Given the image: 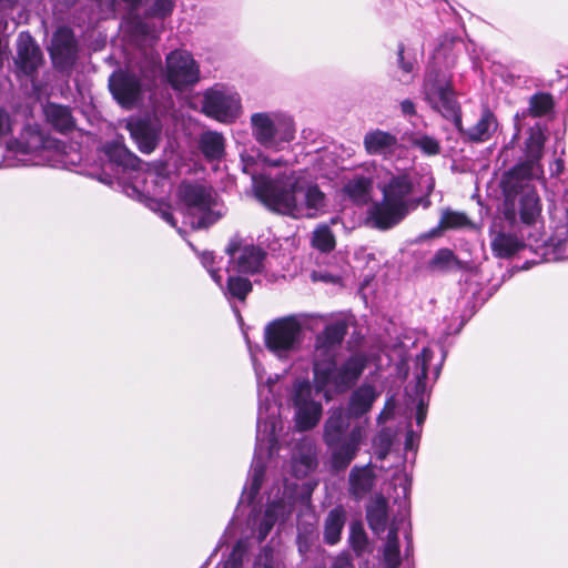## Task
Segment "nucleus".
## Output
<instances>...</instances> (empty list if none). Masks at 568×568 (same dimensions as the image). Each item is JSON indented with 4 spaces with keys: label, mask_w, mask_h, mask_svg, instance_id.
<instances>
[{
    "label": "nucleus",
    "mask_w": 568,
    "mask_h": 568,
    "mask_svg": "<svg viewBox=\"0 0 568 568\" xmlns=\"http://www.w3.org/2000/svg\"><path fill=\"white\" fill-rule=\"evenodd\" d=\"M414 148L419 149L425 155L432 156L440 152V143L434 136L416 133L409 138Z\"/></svg>",
    "instance_id": "obj_36"
},
{
    "label": "nucleus",
    "mask_w": 568,
    "mask_h": 568,
    "mask_svg": "<svg viewBox=\"0 0 568 568\" xmlns=\"http://www.w3.org/2000/svg\"><path fill=\"white\" fill-rule=\"evenodd\" d=\"M43 62L40 47L28 32H21L17 40L14 63L24 75L32 77Z\"/></svg>",
    "instance_id": "obj_25"
},
{
    "label": "nucleus",
    "mask_w": 568,
    "mask_h": 568,
    "mask_svg": "<svg viewBox=\"0 0 568 568\" xmlns=\"http://www.w3.org/2000/svg\"><path fill=\"white\" fill-rule=\"evenodd\" d=\"M272 165L273 166H280L281 165V160L272 162Z\"/></svg>",
    "instance_id": "obj_55"
},
{
    "label": "nucleus",
    "mask_w": 568,
    "mask_h": 568,
    "mask_svg": "<svg viewBox=\"0 0 568 568\" xmlns=\"http://www.w3.org/2000/svg\"><path fill=\"white\" fill-rule=\"evenodd\" d=\"M366 519L372 531L379 536L383 534L389 520V510L386 499L378 496L366 508Z\"/></svg>",
    "instance_id": "obj_29"
},
{
    "label": "nucleus",
    "mask_w": 568,
    "mask_h": 568,
    "mask_svg": "<svg viewBox=\"0 0 568 568\" xmlns=\"http://www.w3.org/2000/svg\"><path fill=\"white\" fill-rule=\"evenodd\" d=\"M130 30L139 37L155 39V29L150 23L144 21L141 17L133 16L129 20Z\"/></svg>",
    "instance_id": "obj_41"
},
{
    "label": "nucleus",
    "mask_w": 568,
    "mask_h": 568,
    "mask_svg": "<svg viewBox=\"0 0 568 568\" xmlns=\"http://www.w3.org/2000/svg\"><path fill=\"white\" fill-rule=\"evenodd\" d=\"M162 72V61L158 52L145 54L140 67V75L131 70H119L109 79V88L113 98L123 108L131 109L141 99L143 89L154 84Z\"/></svg>",
    "instance_id": "obj_8"
},
{
    "label": "nucleus",
    "mask_w": 568,
    "mask_h": 568,
    "mask_svg": "<svg viewBox=\"0 0 568 568\" xmlns=\"http://www.w3.org/2000/svg\"><path fill=\"white\" fill-rule=\"evenodd\" d=\"M346 523V511L342 506H336L329 510L324 523V541L327 545H336L341 540V535Z\"/></svg>",
    "instance_id": "obj_30"
},
{
    "label": "nucleus",
    "mask_w": 568,
    "mask_h": 568,
    "mask_svg": "<svg viewBox=\"0 0 568 568\" xmlns=\"http://www.w3.org/2000/svg\"><path fill=\"white\" fill-rule=\"evenodd\" d=\"M250 126L254 140L268 150L282 151L295 139V123L282 112H255Z\"/></svg>",
    "instance_id": "obj_13"
},
{
    "label": "nucleus",
    "mask_w": 568,
    "mask_h": 568,
    "mask_svg": "<svg viewBox=\"0 0 568 568\" xmlns=\"http://www.w3.org/2000/svg\"><path fill=\"white\" fill-rule=\"evenodd\" d=\"M549 215L550 237L545 240L537 225L536 232L529 233V245L541 251L540 255L547 262L568 260V195L551 200Z\"/></svg>",
    "instance_id": "obj_10"
},
{
    "label": "nucleus",
    "mask_w": 568,
    "mask_h": 568,
    "mask_svg": "<svg viewBox=\"0 0 568 568\" xmlns=\"http://www.w3.org/2000/svg\"><path fill=\"white\" fill-rule=\"evenodd\" d=\"M467 224L468 217L466 216V214L452 210L443 211L439 222V226L443 229L463 227Z\"/></svg>",
    "instance_id": "obj_40"
},
{
    "label": "nucleus",
    "mask_w": 568,
    "mask_h": 568,
    "mask_svg": "<svg viewBox=\"0 0 568 568\" xmlns=\"http://www.w3.org/2000/svg\"><path fill=\"white\" fill-rule=\"evenodd\" d=\"M419 437L413 430H408L405 438V449L414 450L417 447Z\"/></svg>",
    "instance_id": "obj_50"
},
{
    "label": "nucleus",
    "mask_w": 568,
    "mask_h": 568,
    "mask_svg": "<svg viewBox=\"0 0 568 568\" xmlns=\"http://www.w3.org/2000/svg\"><path fill=\"white\" fill-rule=\"evenodd\" d=\"M293 460L296 473L301 475H306L307 473L313 470L316 463L312 446L307 444V452L302 454L298 460L296 457H293Z\"/></svg>",
    "instance_id": "obj_42"
},
{
    "label": "nucleus",
    "mask_w": 568,
    "mask_h": 568,
    "mask_svg": "<svg viewBox=\"0 0 568 568\" xmlns=\"http://www.w3.org/2000/svg\"><path fill=\"white\" fill-rule=\"evenodd\" d=\"M104 152L110 162L122 168L123 172L131 171L132 182L125 184L123 191L128 196L140 200L144 192V187L140 186V183L144 182L143 174L140 172L141 160L124 145L122 140L106 143Z\"/></svg>",
    "instance_id": "obj_20"
},
{
    "label": "nucleus",
    "mask_w": 568,
    "mask_h": 568,
    "mask_svg": "<svg viewBox=\"0 0 568 568\" xmlns=\"http://www.w3.org/2000/svg\"><path fill=\"white\" fill-rule=\"evenodd\" d=\"M77 41L71 29L59 28L51 41L50 53L54 65L60 70H69L77 59Z\"/></svg>",
    "instance_id": "obj_24"
},
{
    "label": "nucleus",
    "mask_w": 568,
    "mask_h": 568,
    "mask_svg": "<svg viewBox=\"0 0 568 568\" xmlns=\"http://www.w3.org/2000/svg\"><path fill=\"white\" fill-rule=\"evenodd\" d=\"M376 483V475L371 464L354 466L348 475V493L357 501L367 497Z\"/></svg>",
    "instance_id": "obj_26"
},
{
    "label": "nucleus",
    "mask_w": 568,
    "mask_h": 568,
    "mask_svg": "<svg viewBox=\"0 0 568 568\" xmlns=\"http://www.w3.org/2000/svg\"><path fill=\"white\" fill-rule=\"evenodd\" d=\"M395 433L389 427H382L373 439L374 453L378 459H384L389 453Z\"/></svg>",
    "instance_id": "obj_35"
},
{
    "label": "nucleus",
    "mask_w": 568,
    "mask_h": 568,
    "mask_svg": "<svg viewBox=\"0 0 568 568\" xmlns=\"http://www.w3.org/2000/svg\"><path fill=\"white\" fill-rule=\"evenodd\" d=\"M201 112L222 124H233L243 114L239 91L226 83H215L202 92Z\"/></svg>",
    "instance_id": "obj_16"
},
{
    "label": "nucleus",
    "mask_w": 568,
    "mask_h": 568,
    "mask_svg": "<svg viewBox=\"0 0 568 568\" xmlns=\"http://www.w3.org/2000/svg\"><path fill=\"white\" fill-rule=\"evenodd\" d=\"M294 496L287 484L282 487L280 484H274L267 491L266 497V509L264 513L255 508L248 517V526L252 535H254L258 541H263L275 523L278 519L287 517L293 509Z\"/></svg>",
    "instance_id": "obj_15"
},
{
    "label": "nucleus",
    "mask_w": 568,
    "mask_h": 568,
    "mask_svg": "<svg viewBox=\"0 0 568 568\" xmlns=\"http://www.w3.org/2000/svg\"><path fill=\"white\" fill-rule=\"evenodd\" d=\"M565 169L564 160L555 159L552 163H550L549 170L551 176H559Z\"/></svg>",
    "instance_id": "obj_53"
},
{
    "label": "nucleus",
    "mask_w": 568,
    "mask_h": 568,
    "mask_svg": "<svg viewBox=\"0 0 568 568\" xmlns=\"http://www.w3.org/2000/svg\"><path fill=\"white\" fill-rule=\"evenodd\" d=\"M52 145L53 141L45 138L38 128L28 125L18 139L8 143V153L16 161L8 165H44L49 162Z\"/></svg>",
    "instance_id": "obj_18"
},
{
    "label": "nucleus",
    "mask_w": 568,
    "mask_h": 568,
    "mask_svg": "<svg viewBox=\"0 0 568 568\" xmlns=\"http://www.w3.org/2000/svg\"><path fill=\"white\" fill-rule=\"evenodd\" d=\"M252 291V283L250 280L242 276L230 275L225 288V295L229 297L244 301L247 294Z\"/></svg>",
    "instance_id": "obj_34"
},
{
    "label": "nucleus",
    "mask_w": 568,
    "mask_h": 568,
    "mask_svg": "<svg viewBox=\"0 0 568 568\" xmlns=\"http://www.w3.org/2000/svg\"><path fill=\"white\" fill-rule=\"evenodd\" d=\"M545 138L540 131H531L526 140V159L503 174L500 185L504 194V215L511 224L519 217L523 223L521 236L500 231L491 239L495 256L508 258L527 247L534 252L538 248L529 244V233H535L541 224L542 204L534 182L545 185L544 169L540 164Z\"/></svg>",
    "instance_id": "obj_1"
},
{
    "label": "nucleus",
    "mask_w": 568,
    "mask_h": 568,
    "mask_svg": "<svg viewBox=\"0 0 568 568\" xmlns=\"http://www.w3.org/2000/svg\"><path fill=\"white\" fill-rule=\"evenodd\" d=\"M243 172L251 176L256 197L271 211L293 219H314L326 210V195L317 180L328 178L313 163L304 170L283 172L272 176L264 162L252 155H242Z\"/></svg>",
    "instance_id": "obj_2"
},
{
    "label": "nucleus",
    "mask_w": 568,
    "mask_h": 568,
    "mask_svg": "<svg viewBox=\"0 0 568 568\" xmlns=\"http://www.w3.org/2000/svg\"><path fill=\"white\" fill-rule=\"evenodd\" d=\"M332 568H353L351 555L348 552L339 554L334 559Z\"/></svg>",
    "instance_id": "obj_48"
},
{
    "label": "nucleus",
    "mask_w": 568,
    "mask_h": 568,
    "mask_svg": "<svg viewBox=\"0 0 568 568\" xmlns=\"http://www.w3.org/2000/svg\"><path fill=\"white\" fill-rule=\"evenodd\" d=\"M253 367L258 396L256 444L247 483L243 488L239 506L244 503L252 504L257 496L264 481L266 460L278 452V437L283 430L280 405L274 392L278 375L268 376L264 382V367L255 359L253 361Z\"/></svg>",
    "instance_id": "obj_4"
},
{
    "label": "nucleus",
    "mask_w": 568,
    "mask_h": 568,
    "mask_svg": "<svg viewBox=\"0 0 568 568\" xmlns=\"http://www.w3.org/2000/svg\"><path fill=\"white\" fill-rule=\"evenodd\" d=\"M225 252L230 256L231 268L240 274H260L265 267L266 252L237 235L231 239Z\"/></svg>",
    "instance_id": "obj_19"
},
{
    "label": "nucleus",
    "mask_w": 568,
    "mask_h": 568,
    "mask_svg": "<svg viewBox=\"0 0 568 568\" xmlns=\"http://www.w3.org/2000/svg\"><path fill=\"white\" fill-rule=\"evenodd\" d=\"M400 111L404 115H415L416 114L415 103L409 99L403 100L400 102Z\"/></svg>",
    "instance_id": "obj_52"
},
{
    "label": "nucleus",
    "mask_w": 568,
    "mask_h": 568,
    "mask_svg": "<svg viewBox=\"0 0 568 568\" xmlns=\"http://www.w3.org/2000/svg\"><path fill=\"white\" fill-rule=\"evenodd\" d=\"M348 544L357 557L371 552L369 541L362 521H352L349 525Z\"/></svg>",
    "instance_id": "obj_32"
},
{
    "label": "nucleus",
    "mask_w": 568,
    "mask_h": 568,
    "mask_svg": "<svg viewBox=\"0 0 568 568\" xmlns=\"http://www.w3.org/2000/svg\"><path fill=\"white\" fill-rule=\"evenodd\" d=\"M554 108V101L548 93H536L529 100L528 114L532 116H542L548 114Z\"/></svg>",
    "instance_id": "obj_37"
},
{
    "label": "nucleus",
    "mask_w": 568,
    "mask_h": 568,
    "mask_svg": "<svg viewBox=\"0 0 568 568\" xmlns=\"http://www.w3.org/2000/svg\"><path fill=\"white\" fill-rule=\"evenodd\" d=\"M331 321L326 315L293 314L277 318L265 327V345L280 359H288L297 353L303 342V328H312L311 321Z\"/></svg>",
    "instance_id": "obj_9"
},
{
    "label": "nucleus",
    "mask_w": 568,
    "mask_h": 568,
    "mask_svg": "<svg viewBox=\"0 0 568 568\" xmlns=\"http://www.w3.org/2000/svg\"><path fill=\"white\" fill-rule=\"evenodd\" d=\"M277 565L276 554L273 548L264 547L254 561V568H275Z\"/></svg>",
    "instance_id": "obj_44"
},
{
    "label": "nucleus",
    "mask_w": 568,
    "mask_h": 568,
    "mask_svg": "<svg viewBox=\"0 0 568 568\" xmlns=\"http://www.w3.org/2000/svg\"><path fill=\"white\" fill-rule=\"evenodd\" d=\"M10 131V119L7 112L0 109V136Z\"/></svg>",
    "instance_id": "obj_51"
},
{
    "label": "nucleus",
    "mask_w": 568,
    "mask_h": 568,
    "mask_svg": "<svg viewBox=\"0 0 568 568\" xmlns=\"http://www.w3.org/2000/svg\"><path fill=\"white\" fill-rule=\"evenodd\" d=\"M371 183L365 178H358L351 180L345 185V192L355 202H365L368 196Z\"/></svg>",
    "instance_id": "obj_38"
},
{
    "label": "nucleus",
    "mask_w": 568,
    "mask_h": 568,
    "mask_svg": "<svg viewBox=\"0 0 568 568\" xmlns=\"http://www.w3.org/2000/svg\"><path fill=\"white\" fill-rule=\"evenodd\" d=\"M199 150L207 161H220L225 154V138L221 132L206 130L197 141Z\"/></svg>",
    "instance_id": "obj_28"
},
{
    "label": "nucleus",
    "mask_w": 568,
    "mask_h": 568,
    "mask_svg": "<svg viewBox=\"0 0 568 568\" xmlns=\"http://www.w3.org/2000/svg\"><path fill=\"white\" fill-rule=\"evenodd\" d=\"M166 79L175 90L192 87L200 80V65L191 52L176 49L171 51L165 59Z\"/></svg>",
    "instance_id": "obj_21"
},
{
    "label": "nucleus",
    "mask_w": 568,
    "mask_h": 568,
    "mask_svg": "<svg viewBox=\"0 0 568 568\" xmlns=\"http://www.w3.org/2000/svg\"><path fill=\"white\" fill-rule=\"evenodd\" d=\"M446 354L442 352L440 357L436 363H432L434 358V352L429 347H424L422 353L416 356L414 362V375L415 385L406 387V395L408 397L407 406H412L416 409V423L422 426L425 418L428 406V384L427 381L430 378L435 382L440 374L443 363Z\"/></svg>",
    "instance_id": "obj_14"
},
{
    "label": "nucleus",
    "mask_w": 568,
    "mask_h": 568,
    "mask_svg": "<svg viewBox=\"0 0 568 568\" xmlns=\"http://www.w3.org/2000/svg\"><path fill=\"white\" fill-rule=\"evenodd\" d=\"M178 197L193 229L207 227L224 214L214 192L202 184L182 183L178 189Z\"/></svg>",
    "instance_id": "obj_12"
},
{
    "label": "nucleus",
    "mask_w": 568,
    "mask_h": 568,
    "mask_svg": "<svg viewBox=\"0 0 568 568\" xmlns=\"http://www.w3.org/2000/svg\"><path fill=\"white\" fill-rule=\"evenodd\" d=\"M379 396L374 385L364 383L352 392L346 409L331 410L324 424L323 440L333 470L346 469L356 458L367 438L369 418L366 415Z\"/></svg>",
    "instance_id": "obj_3"
},
{
    "label": "nucleus",
    "mask_w": 568,
    "mask_h": 568,
    "mask_svg": "<svg viewBox=\"0 0 568 568\" xmlns=\"http://www.w3.org/2000/svg\"><path fill=\"white\" fill-rule=\"evenodd\" d=\"M158 211H159V214L160 216L166 222L169 223L170 225L172 226H175L176 222L173 217V214L172 212L170 211V206L165 205V204H158Z\"/></svg>",
    "instance_id": "obj_49"
},
{
    "label": "nucleus",
    "mask_w": 568,
    "mask_h": 568,
    "mask_svg": "<svg viewBox=\"0 0 568 568\" xmlns=\"http://www.w3.org/2000/svg\"><path fill=\"white\" fill-rule=\"evenodd\" d=\"M351 318L339 314L331 316L323 331L314 339L313 373L320 386H333L338 393L351 389L367 366V357L355 353L341 365L336 364L339 347L348 332Z\"/></svg>",
    "instance_id": "obj_5"
},
{
    "label": "nucleus",
    "mask_w": 568,
    "mask_h": 568,
    "mask_svg": "<svg viewBox=\"0 0 568 568\" xmlns=\"http://www.w3.org/2000/svg\"><path fill=\"white\" fill-rule=\"evenodd\" d=\"M383 199L368 210V222L373 227L385 231L400 223L412 211L429 200L414 196L415 180L409 172L390 174L381 187Z\"/></svg>",
    "instance_id": "obj_6"
},
{
    "label": "nucleus",
    "mask_w": 568,
    "mask_h": 568,
    "mask_svg": "<svg viewBox=\"0 0 568 568\" xmlns=\"http://www.w3.org/2000/svg\"><path fill=\"white\" fill-rule=\"evenodd\" d=\"M456 129L459 131L462 138L470 143H485L494 138L499 130V122L496 114L487 106L483 105L479 109L474 122L464 128L462 116L459 115V123L453 121Z\"/></svg>",
    "instance_id": "obj_22"
},
{
    "label": "nucleus",
    "mask_w": 568,
    "mask_h": 568,
    "mask_svg": "<svg viewBox=\"0 0 568 568\" xmlns=\"http://www.w3.org/2000/svg\"><path fill=\"white\" fill-rule=\"evenodd\" d=\"M202 265L210 273L212 280L220 286H222V276L220 274V271L214 267L215 265V256L212 252H203L200 255Z\"/></svg>",
    "instance_id": "obj_45"
},
{
    "label": "nucleus",
    "mask_w": 568,
    "mask_h": 568,
    "mask_svg": "<svg viewBox=\"0 0 568 568\" xmlns=\"http://www.w3.org/2000/svg\"><path fill=\"white\" fill-rule=\"evenodd\" d=\"M395 491L397 496L394 498L396 511L392 508V521L388 527L386 542L383 548V560L386 568H398L402 560L400 555V536L404 540L403 557L408 559L414 551L412 526L409 521V480L406 476H397L394 478Z\"/></svg>",
    "instance_id": "obj_7"
},
{
    "label": "nucleus",
    "mask_w": 568,
    "mask_h": 568,
    "mask_svg": "<svg viewBox=\"0 0 568 568\" xmlns=\"http://www.w3.org/2000/svg\"><path fill=\"white\" fill-rule=\"evenodd\" d=\"M363 144L367 154L388 158L394 154L398 148V140L396 135L376 129L368 131L364 135Z\"/></svg>",
    "instance_id": "obj_27"
},
{
    "label": "nucleus",
    "mask_w": 568,
    "mask_h": 568,
    "mask_svg": "<svg viewBox=\"0 0 568 568\" xmlns=\"http://www.w3.org/2000/svg\"><path fill=\"white\" fill-rule=\"evenodd\" d=\"M455 255L453 251L448 248H442L436 252L430 261V267L433 270H446L454 263Z\"/></svg>",
    "instance_id": "obj_43"
},
{
    "label": "nucleus",
    "mask_w": 568,
    "mask_h": 568,
    "mask_svg": "<svg viewBox=\"0 0 568 568\" xmlns=\"http://www.w3.org/2000/svg\"><path fill=\"white\" fill-rule=\"evenodd\" d=\"M422 94L428 105L447 120L459 123V104L456 100L450 77L435 67L425 73Z\"/></svg>",
    "instance_id": "obj_17"
},
{
    "label": "nucleus",
    "mask_w": 568,
    "mask_h": 568,
    "mask_svg": "<svg viewBox=\"0 0 568 568\" xmlns=\"http://www.w3.org/2000/svg\"><path fill=\"white\" fill-rule=\"evenodd\" d=\"M396 399L394 396H389L384 405V408L378 414L376 422L378 426H383L389 419L394 417L395 408H396Z\"/></svg>",
    "instance_id": "obj_47"
},
{
    "label": "nucleus",
    "mask_w": 568,
    "mask_h": 568,
    "mask_svg": "<svg viewBox=\"0 0 568 568\" xmlns=\"http://www.w3.org/2000/svg\"><path fill=\"white\" fill-rule=\"evenodd\" d=\"M329 397L325 393V386H315L306 377L293 381L287 389V402L294 408L295 426L300 430H310L321 420L323 414L322 399Z\"/></svg>",
    "instance_id": "obj_11"
},
{
    "label": "nucleus",
    "mask_w": 568,
    "mask_h": 568,
    "mask_svg": "<svg viewBox=\"0 0 568 568\" xmlns=\"http://www.w3.org/2000/svg\"><path fill=\"white\" fill-rule=\"evenodd\" d=\"M174 6L175 0H154L146 9V17L164 19L172 13Z\"/></svg>",
    "instance_id": "obj_39"
},
{
    "label": "nucleus",
    "mask_w": 568,
    "mask_h": 568,
    "mask_svg": "<svg viewBox=\"0 0 568 568\" xmlns=\"http://www.w3.org/2000/svg\"><path fill=\"white\" fill-rule=\"evenodd\" d=\"M509 150H510V149H509L508 146L504 148V149H503V151H501V154H500V155H501V156H507V155H508Z\"/></svg>",
    "instance_id": "obj_54"
},
{
    "label": "nucleus",
    "mask_w": 568,
    "mask_h": 568,
    "mask_svg": "<svg viewBox=\"0 0 568 568\" xmlns=\"http://www.w3.org/2000/svg\"><path fill=\"white\" fill-rule=\"evenodd\" d=\"M404 53H405V45L403 43H399L398 44V50H397L398 67L400 68V70L406 75L404 79H400V81L403 83L407 84V83H409L413 80L412 73L414 71V62L413 61H406L405 57H404Z\"/></svg>",
    "instance_id": "obj_46"
},
{
    "label": "nucleus",
    "mask_w": 568,
    "mask_h": 568,
    "mask_svg": "<svg viewBox=\"0 0 568 568\" xmlns=\"http://www.w3.org/2000/svg\"><path fill=\"white\" fill-rule=\"evenodd\" d=\"M48 121L60 132L70 131L74 121L68 106L50 103L45 108Z\"/></svg>",
    "instance_id": "obj_31"
},
{
    "label": "nucleus",
    "mask_w": 568,
    "mask_h": 568,
    "mask_svg": "<svg viewBox=\"0 0 568 568\" xmlns=\"http://www.w3.org/2000/svg\"><path fill=\"white\" fill-rule=\"evenodd\" d=\"M125 129L131 139L143 154H151L161 140V125L146 118H130L125 121Z\"/></svg>",
    "instance_id": "obj_23"
},
{
    "label": "nucleus",
    "mask_w": 568,
    "mask_h": 568,
    "mask_svg": "<svg viewBox=\"0 0 568 568\" xmlns=\"http://www.w3.org/2000/svg\"><path fill=\"white\" fill-rule=\"evenodd\" d=\"M312 246L321 252H331L335 247V237L326 224L318 225L312 233Z\"/></svg>",
    "instance_id": "obj_33"
}]
</instances>
